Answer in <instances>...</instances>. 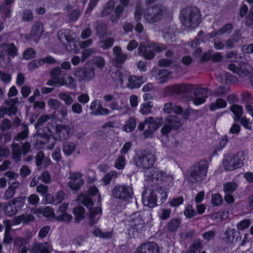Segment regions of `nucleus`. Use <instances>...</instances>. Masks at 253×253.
<instances>
[{
  "instance_id": "7",
  "label": "nucleus",
  "mask_w": 253,
  "mask_h": 253,
  "mask_svg": "<svg viewBox=\"0 0 253 253\" xmlns=\"http://www.w3.org/2000/svg\"><path fill=\"white\" fill-rule=\"evenodd\" d=\"M11 158L16 163H19L22 161V155L25 156L31 150V145L28 142L24 143H15L11 144Z\"/></svg>"
},
{
  "instance_id": "44",
  "label": "nucleus",
  "mask_w": 253,
  "mask_h": 253,
  "mask_svg": "<svg viewBox=\"0 0 253 253\" xmlns=\"http://www.w3.org/2000/svg\"><path fill=\"white\" fill-rule=\"evenodd\" d=\"M59 85H66L69 88H73L76 87V83L75 80L72 76H69L66 79L62 78L61 82Z\"/></svg>"
},
{
  "instance_id": "12",
  "label": "nucleus",
  "mask_w": 253,
  "mask_h": 253,
  "mask_svg": "<svg viewBox=\"0 0 253 253\" xmlns=\"http://www.w3.org/2000/svg\"><path fill=\"white\" fill-rule=\"evenodd\" d=\"M155 161V156L151 153L142 152L134 158L135 165L138 168L147 170L152 168Z\"/></svg>"
},
{
  "instance_id": "43",
  "label": "nucleus",
  "mask_w": 253,
  "mask_h": 253,
  "mask_svg": "<svg viewBox=\"0 0 253 253\" xmlns=\"http://www.w3.org/2000/svg\"><path fill=\"white\" fill-rule=\"evenodd\" d=\"M237 81V79L235 77L231 76L229 73L226 72L221 73L220 81L223 83L226 84L235 83Z\"/></svg>"
},
{
  "instance_id": "28",
  "label": "nucleus",
  "mask_w": 253,
  "mask_h": 253,
  "mask_svg": "<svg viewBox=\"0 0 253 253\" xmlns=\"http://www.w3.org/2000/svg\"><path fill=\"white\" fill-rule=\"evenodd\" d=\"M174 117L169 115L165 120V125L162 128L161 131L164 135H166L171 130L173 126Z\"/></svg>"
},
{
  "instance_id": "63",
  "label": "nucleus",
  "mask_w": 253,
  "mask_h": 253,
  "mask_svg": "<svg viewBox=\"0 0 253 253\" xmlns=\"http://www.w3.org/2000/svg\"><path fill=\"white\" fill-rule=\"evenodd\" d=\"M105 61L101 56H96L93 60V63L98 68H102L105 65Z\"/></svg>"
},
{
  "instance_id": "19",
  "label": "nucleus",
  "mask_w": 253,
  "mask_h": 253,
  "mask_svg": "<svg viewBox=\"0 0 253 253\" xmlns=\"http://www.w3.org/2000/svg\"><path fill=\"white\" fill-rule=\"evenodd\" d=\"M89 109L92 111L90 114L93 116L108 115L110 113L108 109L103 108L100 100L95 99L90 103Z\"/></svg>"
},
{
  "instance_id": "25",
  "label": "nucleus",
  "mask_w": 253,
  "mask_h": 253,
  "mask_svg": "<svg viewBox=\"0 0 253 253\" xmlns=\"http://www.w3.org/2000/svg\"><path fill=\"white\" fill-rule=\"evenodd\" d=\"M145 123L148 125V127L155 131L162 126L164 123L162 117L154 118L149 117L145 119Z\"/></svg>"
},
{
  "instance_id": "37",
  "label": "nucleus",
  "mask_w": 253,
  "mask_h": 253,
  "mask_svg": "<svg viewBox=\"0 0 253 253\" xmlns=\"http://www.w3.org/2000/svg\"><path fill=\"white\" fill-rule=\"evenodd\" d=\"M84 209L81 206L75 207L73 210V213L75 215V221L76 222H79L81 220L83 219L84 217Z\"/></svg>"
},
{
  "instance_id": "3",
  "label": "nucleus",
  "mask_w": 253,
  "mask_h": 253,
  "mask_svg": "<svg viewBox=\"0 0 253 253\" xmlns=\"http://www.w3.org/2000/svg\"><path fill=\"white\" fill-rule=\"evenodd\" d=\"M226 57L231 61L234 62L229 64L228 69L234 73L237 74L239 77H246L252 71L253 67L251 65L248 63H243L242 61L239 63V60L241 57H238L235 53L228 52Z\"/></svg>"
},
{
  "instance_id": "27",
  "label": "nucleus",
  "mask_w": 253,
  "mask_h": 253,
  "mask_svg": "<svg viewBox=\"0 0 253 253\" xmlns=\"http://www.w3.org/2000/svg\"><path fill=\"white\" fill-rule=\"evenodd\" d=\"M21 197H18L13 199L10 201L7 205L5 207V213L10 216L15 214L17 213V210L14 205L18 202H20L21 201Z\"/></svg>"
},
{
  "instance_id": "48",
  "label": "nucleus",
  "mask_w": 253,
  "mask_h": 253,
  "mask_svg": "<svg viewBox=\"0 0 253 253\" xmlns=\"http://www.w3.org/2000/svg\"><path fill=\"white\" fill-rule=\"evenodd\" d=\"M33 20V13L30 9H25L22 12V20L24 22H31Z\"/></svg>"
},
{
  "instance_id": "14",
  "label": "nucleus",
  "mask_w": 253,
  "mask_h": 253,
  "mask_svg": "<svg viewBox=\"0 0 253 253\" xmlns=\"http://www.w3.org/2000/svg\"><path fill=\"white\" fill-rule=\"evenodd\" d=\"M18 55V48L13 43H2L0 45V59L4 61L6 58L10 61V57Z\"/></svg>"
},
{
  "instance_id": "47",
  "label": "nucleus",
  "mask_w": 253,
  "mask_h": 253,
  "mask_svg": "<svg viewBox=\"0 0 253 253\" xmlns=\"http://www.w3.org/2000/svg\"><path fill=\"white\" fill-rule=\"evenodd\" d=\"M28 135V128L26 125L23 126V130L14 138V140L20 141L26 139Z\"/></svg>"
},
{
  "instance_id": "58",
  "label": "nucleus",
  "mask_w": 253,
  "mask_h": 253,
  "mask_svg": "<svg viewBox=\"0 0 253 253\" xmlns=\"http://www.w3.org/2000/svg\"><path fill=\"white\" fill-rule=\"evenodd\" d=\"M125 161L126 159L122 155L119 156L116 161L115 167L118 169H123L125 165Z\"/></svg>"
},
{
  "instance_id": "6",
  "label": "nucleus",
  "mask_w": 253,
  "mask_h": 253,
  "mask_svg": "<svg viewBox=\"0 0 253 253\" xmlns=\"http://www.w3.org/2000/svg\"><path fill=\"white\" fill-rule=\"evenodd\" d=\"M166 49L165 46L152 42H143L140 43L138 48V54L143 56L146 60H151L155 56L154 51H161Z\"/></svg>"
},
{
  "instance_id": "26",
  "label": "nucleus",
  "mask_w": 253,
  "mask_h": 253,
  "mask_svg": "<svg viewBox=\"0 0 253 253\" xmlns=\"http://www.w3.org/2000/svg\"><path fill=\"white\" fill-rule=\"evenodd\" d=\"M56 130L60 139L66 140L70 137L71 133L70 126L65 125H57Z\"/></svg>"
},
{
  "instance_id": "23",
  "label": "nucleus",
  "mask_w": 253,
  "mask_h": 253,
  "mask_svg": "<svg viewBox=\"0 0 253 253\" xmlns=\"http://www.w3.org/2000/svg\"><path fill=\"white\" fill-rule=\"evenodd\" d=\"M113 51L114 55V64L116 67H119L127 59V55L124 54L121 47L117 46L113 48Z\"/></svg>"
},
{
  "instance_id": "35",
  "label": "nucleus",
  "mask_w": 253,
  "mask_h": 253,
  "mask_svg": "<svg viewBox=\"0 0 253 253\" xmlns=\"http://www.w3.org/2000/svg\"><path fill=\"white\" fill-rule=\"evenodd\" d=\"M93 234L95 236L103 239H110L113 236V233L112 232L107 231L103 232L98 227L94 228Z\"/></svg>"
},
{
  "instance_id": "20",
  "label": "nucleus",
  "mask_w": 253,
  "mask_h": 253,
  "mask_svg": "<svg viewBox=\"0 0 253 253\" xmlns=\"http://www.w3.org/2000/svg\"><path fill=\"white\" fill-rule=\"evenodd\" d=\"M133 253H160L158 245L153 242L146 243L138 247Z\"/></svg>"
},
{
  "instance_id": "53",
  "label": "nucleus",
  "mask_w": 253,
  "mask_h": 253,
  "mask_svg": "<svg viewBox=\"0 0 253 253\" xmlns=\"http://www.w3.org/2000/svg\"><path fill=\"white\" fill-rule=\"evenodd\" d=\"M42 61L41 59L33 60L28 64V68L30 71H33L42 65Z\"/></svg>"
},
{
  "instance_id": "36",
  "label": "nucleus",
  "mask_w": 253,
  "mask_h": 253,
  "mask_svg": "<svg viewBox=\"0 0 253 253\" xmlns=\"http://www.w3.org/2000/svg\"><path fill=\"white\" fill-rule=\"evenodd\" d=\"M227 106L226 102L221 98L217 99L216 101L211 103L210 105V109L213 111L218 109L225 108Z\"/></svg>"
},
{
  "instance_id": "22",
  "label": "nucleus",
  "mask_w": 253,
  "mask_h": 253,
  "mask_svg": "<svg viewBox=\"0 0 253 253\" xmlns=\"http://www.w3.org/2000/svg\"><path fill=\"white\" fill-rule=\"evenodd\" d=\"M189 113L187 111H183L179 106H175V129L182 124L183 120L188 119Z\"/></svg>"
},
{
  "instance_id": "8",
  "label": "nucleus",
  "mask_w": 253,
  "mask_h": 253,
  "mask_svg": "<svg viewBox=\"0 0 253 253\" xmlns=\"http://www.w3.org/2000/svg\"><path fill=\"white\" fill-rule=\"evenodd\" d=\"M82 202L89 209V212L87 215L89 219V224L90 226H93L99 219V216L98 215L102 212L101 208L100 207H92L93 201L89 196L84 197Z\"/></svg>"
},
{
  "instance_id": "29",
  "label": "nucleus",
  "mask_w": 253,
  "mask_h": 253,
  "mask_svg": "<svg viewBox=\"0 0 253 253\" xmlns=\"http://www.w3.org/2000/svg\"><path fill=\"white\" fill-rule=\"evenodd\" d=\"M20 185L18 181H14L8 186V188L5 191L3 198L6 200L11 199L15 194V190L17 189Z\"/></svg>"
},
{
  "instance_id": "57",
  "label": "nucleus",
  "mask_w": 253,
  "mask_h": 253,
  "mask_svg": "<svg viewBox=\"0 0 253 253\" xmlns=\"http://www.w3.org/2000/svg\"><path fill=\"white\" fill-rule=\"evenodd\" d=\"M23 55L25 59L30 60L36 56V51L33 48H29L24 51Z\"/></svg>"
},
{
  "instance_id": "42",
  "label": "nucleus",
  "mask_w": 253,
  "mask_h": 253,
  "mask_svg": "<svg viewBox=\"0 0 253 253\" xmlns=\"http://www.w3.org/2000/svg\"><path fill=\"white\" fill-rule=\"evenodd\" d=\"M140 107V113L143 115H146L151 113L153 104L152 102L148 101L141 104Z\"/></svg>"
},
{
  "instance_id": "16",
  "label": "nucleus",
  "mask_w": 253,
  "mask_h": 253,
  "mask_svg": "<svg viewBox=\"0 0 253 253\" xmlns=\"http://www.w3.org/2000/svg\"><path fill=\"white\" fill-rule=\"evenodd\" d=\"M29 250L32 253H51L52 247L47 242L40 243L35 240Z\"/></svg>"
},
{
  "instance_id": "54",
  "label": "nucleus",
  "mask_w": 253,
  "mask_h": 253,
  "mask_svg": "<svg viewBox=\"0 0 253 253\" xmlns=\"http://www.w3.org/2000/svg\"><path fill=\"white\" fill-rule=\"evenodd\" d=\"M81 13L82 11L79 8H76L72 10L69 16V20L71 22L76 21L79 18Z\"/></svg>"
},
{
  "instance_id": "15",
  "label": "nucleus",
  "mask_w": 253,
  "mask_h": 253,
  "mask_svg": "<svg viewBox=\"0 0 253 253\" xmlns=\"http://www.w3.org/2000/svg\"><path fill=\"white\" fill-rule=\"evenodd\" d=\"M74 75L80 82L83 81H89L95 76L94 69L92 66L86 64L84 68L77 69L74 73Z\"/></svg>"
},
{
  "instance_id": "21",
  "label": "nucleus",
  "mask_w": 253,
  "mask_h": 253,
  "mask_svg": "<svg viewBox=\"0 0 253 253\" xmlns=\"http://www.w3.org/2000/svg\"><path fill=\"white\" fill-rule=\"evenodd\" d=\"M145 176L147 177V180L156 183L159 181H161L164 178V173L159 171L154 168L145 170Z\"/></svg>"
},
{
  "instance_id": "55",
  "label": "nucleus",
  "mask_w": 253,
  "mask_h": 253,
  "mask_svg": "<svg viewBox=\"0 0 253 253\" xmlns=\"http://www.w3.org/2000/svg\"><path fill=\"white\" fill-rule=\"evenodd\" d=\"M65 196V192L63 191H59L54 196L53 204L57 205L61 203L64 199Z\"/></svg>"
},
{
  "instance_id": "38",
  "label": "nucleus",
  "mask_w": 253,
  "mask_h": 253,
  "mask_svg": "<svg viewBox=\"0 0 253 253\" xmlns=\"http://www.w3.org/2000/svg\"><path fill=\"white\" fill-rule=\"evenodd\" d=\"M136 120L135 118H130L123 127V130L126 132L132 131L136 127Z\"/></svg>"
},
{
  "instance_id": "62",
  "label": "nucleus",
  "mask_w": 253,
  "mask_h": 253,
  "mask_svg": "<svg viewBox=\"0 0 253 253\" xmlns=\"http://www.w3.org/2000/svg\"><path fill=\"white\" fill-rule=\"evenodd\" d=\"M57 219L60 221L70 222L72 219V216L67 212L61 213L57 215Z\"/></svg>"
},
{
  "instance_id": "9",
  "label": "nucleus",
  "mask_w": 253,
  "mask_h": 253,
  "mask_svg": "<svg viewBox=\"0 0 253 253\" xmlns=\"http://www.w3.org/2000/svg\"><path fill=\"white\" fill-rule=\"evenodd\" d=\"M243 160L242 153L225 156L223 160V167L226 170H234L243 165Z\"/></svg>"
},
{
  "instance_id": "1",
  "label": "nucleus",
  "mask_w": 253,
  "mask_h": 253,
  "mask_svg": "<svg viewBox=\"0 0 253 253\" xmlns=\"http://www.w3.org/2000/svg\"><path fill=\"white\" fill-rule=\"evenodd\" d=\"M50 118V117L48 115H42L38 120L35 125L36 128L37 129L36 133L38 137L37 139L41 144H46L51 140H52L51 145H48L47 146L49 149L53 148L55 143V140L51 136L52 131L48 126L42 128L39 127L42 126Z\"/></svg>"
},
{
  "instance_id": "2",
  "label": "nucleus",
  "mask_w": 253,
  "mask_h": 253,
  "mask_svg": "<svg viewBox=\"0 0 253 253\" xmlns=\"http://www.w3.org/2000/svg\"><path fill=\"white\" fill-rule=\"evenodd\" d=\"M167 193L162 187H158L155 190L146 189L142 194V201L145 206L153 208L157 205V200L161 198V204L167 198Z\"/></svg>"
},
{
  "instance_id": "45",
  "label": "nucleus",
  "mask_w": 253,
  "mask_h": 253,
  "mask_svg": "<svg viewBox=\"0 0 253 253\" xmlns=\"http://www.w3.org/2000/svg\"><path fill=\"white\" fill-rule=\"evenodd\" d=\"M107 27L106 24L102 23L98 24L96 27V35L101 38L104 37L107 33Z\"/></svg>"
},
{
  "instance_id": "13",
  "label": "nucleus",
  "mask_w": 253,
  "mask_h": 253,
  "mask_svg": "<svg viewBox=\"0 0 253 253\" xmlns=\"http://www.w3.org/2000/svg\"><path fill=\"white\" fill-rule=\"evenodd\" d=\"M130 228L129 230L132 231V233H141L145 227V221L140 212H135L132 214L129 220Z\"/></svg>"
},
{
  "instance_id": "41",
  "label": "nucleus",
  "mask_w": 253,
  "mask_h": 253,
  "mask_svg": "<svg viewBox=\"0 0 253 253\" xmlns=\"http://www.w3.org/2000/svg\"><path fill=\"white\" fill-rule=\"evenodd\" d=\"M231 111L234 114V120L235 122L238 121L241 118L243 113L242 107L238 105H233L230 108Z\"/></svg>"
},
{
  "instance_id": "10",
  "label": "nucleus",
  "mask_w": 253,
  "mask_h": 253,
  "mask_svg": "<svg viewBox=\"0 0 253 253\" xmlns=\"http://www.w3.org/2000/svg\"><path fill=\"white\" fill-rule=\"evenodd\" d=\"M113 196L119 200L126 201L132 197V188L129 185L117 184L112 191Z\"/></svg>"
},
{
  "instance_id": "32",
  "label": "nucleus",
  "mask_w": 253,
  "mask_h": 253,
  "mask_svg": "<svg viewBox=\"0 0 253 253\" xmlns=\"http://www.w3.org/2000/svg\"><path fill=\"white\" fill-rule=\"evenodd\" d=\"M34 219V216L32 215H21L18 216H15L13 220H11L13 225H18L23 222L24 223H27L29 222L32 221Z\"/></svg>"
},
{
  "instance_id": "49",
  "label": "nucleus",
  "mask_w": 253,
  "mask_h": 253,
  "mask_svg": "<svg viewBox=\"0 0 253 253\" xmlns=\"http://www.w3.org/2000/svg\"><path fill=\"white\" fill-rule=\"evenodd\" d=\"M190 86L189 85L184 84H175V93H184L185 94H189V89Z\"/></svg>"
},
{
  "instance_id": "60",
  "label": "nucleus",
  "mask_w": 253,
  "mask_h": 253,
  "mask_svg": "<svg viewBox=\"0 0 253 253\" xmlns=\"http://www.w3.org/2000/svg\"><path fill=\"white\" fill-rule=\"evenodd\" d=\"M11 80V76L10 74L2 71L0 69V81L4 84L9 83Z\"/></svg>"
},
{
  "instance_id": "46",
  "label": "nucleus",
  "mask_w": 253,
  "mask_h": 253,
  "mask_svg": "<svg viewBox=\"0 0 253 253\" xmlns=\"http://www.w3.org/2000/svg\"><path fill=\"white\" fill-rule=\"evenodd\" d=\"M115 5L114 1L110 0L105 5L104 9L101 12V16H106L108 15L113 11Z\"/></svg>"
},
{
  "instance_id": "30",
  "label": "nucleus",
  "mask_w": 253,
  "mask_h": 253,
  "mask_svg": "<svg viewBox=\"0 0 253 253\" xmlns=\"http://www.w3.org/2000/svg\"><path fill=\"white\" fill-rule=\"evenodd\" d=\"M43 31L42 24L41 22H36L32 27L30 35L34 38L35 40H38L40 39Z\"/></svg>"
},
{
  "instance_id": "52",
  "label": "nucleus",
  "mask_w": 253,
  "mask_h": 253,
  "mask_svg": "<svg viewBox=\"0 0 253 253\" xmlns=\"http://www.w3.org/2000/svg\"><path fill=\"white\" fill-rule=\"evenodd\" d=\"M232 29V25L230 24L226 25L222 29L220 30L218 32L216 33L211 34L210 35V37L212 38L216 36H220L222 34H227L230 32Z\"/></svg>"
},
{
  "instance_id": "11",
  "label": "nucleus",
  "mask_w": 253,
  "mask_h": 253,
  "mask_svg": "<svg viewBox=\"0 0 253 253\" xmlns=\"http://www.w3.org/2000/svg\"><path fill=\"white\" fill-rule=\"evenodd\" d=\"M166 8L160 5H156L147 9L145 13V19L149 23L159 21L166 13Z\"/></svg>"
},
{
  "instance_id": "31",
  "label": "nucleus",
  "mask_w": 253,
  "mask_h": 253,
  "mask_svg": "<svg viewBox=\"0 0 253 253\" xmlns=\"http://www.w3.org/2000/svg\"><path fill=\"white\" fill-rule=\"evenodd\" d=\"M237 233L234 229L229 228L225 232L223 239L227 243L235 244L238 240V238H235Z\"/></svg>"
},
{
  "instance_id": "24",
  "label": "nucleus",
  "mask_w": 253,
  "mask_h": 253,
  "mask_svg": "<svg viewBox=\"0 0 253 253\" xmlns=\"http://www.w3.org/2000/svg\"><path fill=\"white\" fill-rule=\"evenodd\" d=\"M145 82L143 76H131L128 78L126 86L130 89L138 88Z\"/></svg>"
},
{
  "instance_id": "39",
  "label": "nucleus",
  "mask_w": 253,
  "mask_h": 253,
  "mask_svg": "<svg viewBox=\"0 0 253 253\" xmlns=\"http://www.w3.org/2000/svg\"><path fill=\"white\" fill-rule=\"evenodd\" d=\"M17 102L16 99H12L10 101H6L5 104L8 106L6 108L7 115L10 116L15 114L17 111V108L15 105V103Z\"/></svg>"
},
{
  "instance_id": "59",
  "label": "nucleus",
  "mask_w": 253,
  "mask_h": 253,
  "mask_svg": "<svg viewBox=\"0 0 253 253\" xmlns=\"http://www.w3.org/2000/svg\"><path fill=\"white\" fill-rule=\"evenodd\" d=\"M117 177V172L115 171H111L105 175L104 177L103 178V180L105 185H108L110 183L112 178H116Z\"/></svg>"
},
{
  "instance_id": "56",
  "label": "nucleus",
  "mask_w": 253,
  "mask_h": 253,
  "mask_svg": "<svg viewBox=\"0 0 253 253\" xmlns=\"http://www.w3.org/2000/svg\"><path fill=\"white\" fill-rule=\"evenodd\" d=\"M237 188V185L235 182H229L225 183L223 186L225 193H231L235 191Z\"/></svg>"
},
{
  "instance_id": "40",
  "label": "nucleus",
  "mask_w": 253,
  "mask_h": 253,
  "mask_svg": "<svg viewBox=\"0 0 253 253\" xmlns=\"http://www.w3.org/2000/svg\"><path fill=\"white\" fill-rule=\"evenodd\" d=\"M76 149L75 143L71 142L64 143L62 146V150L64 154L67 156L71 155Z\"/></svg>"
},
{
  "instance_id": "64",
  "label": "nucleus",
  "mask_w": 253,
  "mask_h": 253,
  "mask_svg": "<svg viewBox=\"0 0 253 253\" xmlns=\"http://www.w3.org/2000/svg\"><path fill=\"white\" fill-rule=\"evenodd\" d=\"M222 202V197L219 194H215L211 196L212 204L215 206H219Z\"/></svg>"
},
{
  "instance_id": "50",
  "label": "nucleus",
  "mask_w": 253,
  "mask_h": 253,
  "mask_svg": "<svg viewBox=\"0 0 253 253\" xmlns=\"http://www.w3.org/2000/svg\"><path fill=\"white\" fill-rule=\"evenodd\" d=\"M96 51V49L95 48H90L84 49L82 53V62H84L86 58L95 54Z\"/></svg>"
},
{
  "instance_id": "33",
  "label": "nucleus",
  "mask_w": 253,
  "mask_h": 253,
  "mask_svg": "<svg viewBox=\"0 0 253 253\" xmlns=\"http://www.w3.org/2000/svg\"><path fill=\"white\" fill-rule=\"evenodd\" d=\"M70 30L68 29L61 30L57 33V37L61 42L65 43V42H70L72 38L69 35Z\"/></svg>"
},
{
  "instance_id": "34",
  "label": "nucleus",
  "mask_w": 253,
  "mask_h": 253,
  "mask_svg": "<svg viewBox=\"0 0 253 253\" xmlns=\"http://www.w3.org/2000/svg\"><path fill=\"white\" fill-rule=\"evenodd\" d=\"M172 72H169L166 69L160 70L158 73L157 80L161 84H164L168 81L170 78V75Z\"/></svg>"
},
{
  "instance_id": "5",
  "label": "nucleus",
  "mask_w": 253,
  "mask_h": 253,
  "mask_svg": "<svg viewBox=\"0 0 253 253\" xmlns=\"http://www.w3.org/2000/svg\"><path fill=\"white\" fill-rule=\"evenodd\" d=\"M208 164L205 161H200L191 167L187 173L188 180L192 182L202 180L206 177Z\"/></svg>"
},
{
  "instance_id": "17",
  "label": "nucleus",
  "mask_w": 253,
  "mask_h": 253,
  "mask_svg": "<svg viewBox=\"0 0 253 253\" xmlns=\"http://www.w3.org/2000/svg\"><path fill=\"white\" fill-rule=\"evenodd\" d=\"M84 183V180L81 173L70 172L68 185L72 190L76 191L79 190Z\"/></svg>"
},
{
  "instance_id": "51",
  "label": "nucleus",
  "mask_w": 253,
  "mask_h": 253,
  "mask_svg": "<svg viewBox=\"0 0 253 253\" xmlns=\"http://www.w3.org/2000/svg\"><path fill=\"white\" fill-rule=\"evenodd\" d=\"M58 96L67 105H70L73 102V99L70 94L61 92L59 94Z\"/></svg>"
},
{
  "instance_id": "61",
  "label": "nucleus",
  "mask_w": 253,
  "mask_h": 253,
  "mask_svg": "<svg viewBox=\"0 0 253 253\" xmlns=\"http://www.w3.org/2000/svg\"><path fill=\"white\" fill-rule=\"evenodd\" d=\"M114 42V40L112 38H109L105 40L100 42L102 44L101 47L104 49H107L112 46Z\"/></svg>"
},
{
  "instance_id": "4",
  "label": "nucleus",
  "mask_w": 253,
  "mask_h": 253,
  "mask_svg": "<svg viewBox=\"0 0 253 253\" xmlns=\"http://www.w3.org/2000/svg\"><path fill=\"white\" fill-rule=\"evenodd\" d=\"M180 19L182 24L187 28H194L200 22L199 9L196 7H188L182 10Z\"/></svg>"
},
{
  "instance_id": "18",
  "label": "nucleus",
  "mask_w": 253,
  "mask_h": 253,
  "mask_svg": "<svg viewBox=\"0 0 253 253\" xmlns=\"http://www.w3.org/2000/svg\"><path fill=\"white\" fill-rule=\"evenodd\" d=\"M192 92L194 94L192 97L193 104L196 106L203 104L209 94V90L203 88H195L192 89Z\"/></svg>"
}]
</instances>
